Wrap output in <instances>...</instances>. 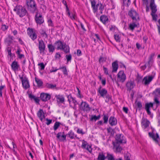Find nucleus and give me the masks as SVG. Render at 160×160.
Wrapping results in <instances>:
<instances>
[{
	"label": "nucleus",
	"instance_id": "obj_55",
	"mask_svg": "<svg viewBox=\"0 0 160 160\" xmlns=\"http://www.w3.org/2000/svg\"><path fill=\"white\" fill-rule=\"evenodd\" d=\"M68 62L70 61L72 58V56L71 54L67 55L66 56Z\"/></svg>",
	"mask_w": 160,
	"mask_h": 160
},
{
	"label": "nucleus",
	"instance_id": "obj_62",
	"mask_svg": "<svg viewBox=\"0 0 160 160\" xmlns=\"http://www.w3.org/2000/svg\"><path fill=\"white\" fill-rule=\"evenodd\" d=\"M103 68L104 73L107 75L108 74V68L104 66H103Z\"/></svg>",
	"mask_w": 160,
	"mask_h": 160
},
{
	"label": "nucleus",
	"instance_id": "obj_35",
	"mask_svg": "<svg viewBox=\"0 0 160 160\" xmlns=\"http://www.w3.org/2000/svg\"><path fill=\"white\" fill-rule=\"evenodd\" d=\"M137 27V25L135 22H133L129 24V28L130 30L133 31L135 28Z\"/></svg>",
	"mask_w": 160,
	"mask_h": 160
},
{
	"label": "nucleus",
	"instance_id": "obj_20",
	"mask_svg": "<svg viewBox=\"0 0 160 160\" xmlns=\"http://www.w3.org/2000/svg\"><path fill=\"white\" fill-rule=\"evenodd\" d=\"M113 149L115 152L118 153L121 152L122 148L118 143H115L113 144Z\"/></svg>",
	"mask_w": 160,
	"mask_h": 160
},
{
	"label": "nucleus",
	"instance_id": "obj_22",
	"mask_svg": "<svg viewBox=\"0 0 160 160\" xmlns=\"http://www.w3.org/2000/svg\"><path fill=\"white\" fill-rule=\"evenodd\" d=\"M55 98L57 99V102L64 103L65 102V98L63 96L60 95H56Z\"/></svg>",
	"mask_w": 160,
	"mask_h": 160
},
{
	"label": "nucleus",
	"instance_id": "obj_4",
	"mask_svg": "<svg viewBox=\"0 0 160 160\" xmlns=\"http://www.w3.org/2000/svg\"><path fill=\"white\" fill-rule=\"evenodd\" d=\"M35 20L37 25H41L44 22V19L42 14L39 13L38 12H36L35 16Z\"/></svg>",
	"mask_w": 160,
	"mask_h": 160
},
{
	"label": "nucleus",
	"instance_id": "obj_45",
	"mask_svg": "<svg viewBox=\"0 0 160 160\" xmlns=\"http://www.w3.org/2000/svg\"><path fill=\"white\" fill-rule=\"evenodd\" d=\"M97 6H98L99 9L101 11H102L104 9V6L101 3L97 4Z\"/></svg>",
	"mask_w": 160,
	"mask_h": 160
},
{
	"label": "nucleus",
	"instance_id": "obj_32",
	"mask_svg": "<svg viewBox=\"0 0 160 160\" xmlns=\"http://www.w3.org/2000/svg\"><path fill=\"white\" fill-rule=\"evenodd\" d=\"M154 96L160 97V87L156 89L153 92Z\"/></svg>",
	"mask_w": 160,
	"mask_h": 160
},
{
	"label": "nucleus",
	"instance_id": "obj_27",
	"mask_svg": "<svg viewBox=\"0 0 160 160\" xmlns=\"http://www.w3.org/2000/svg\"><path fill=\"white\" fill-rule=\"evenodd\" d=\"M63 134H62L61 132H58L57 136V138L60 140L64 141L66 140V135H64V132H62Z\"/></svg>",
	"mask_w": 160,
	"mask_h": 160
},
{
	"label": "nucleus",
	"instance_id": "obj_39",
	"mask_svg": "<svg viewBox=\"0 0 160 160\" xmlns=\"http://www.w3.org/2000/svg\"><path fill=\"white\" fill-rule=\"evenodd\" d=\"M61 124L60 122H55L53 126V129L54 131H56L58 129Z\"/></svg>",
	"mask_w": 160,
	"mask_h": 160
},
{
	"label": "nucleus",
	"instance_id": "obj_28",
	"mask_svg": "<svg viewBox=\"0 0 160 160\" xmlns=\"http://www.w3.org/2000/svg\"><path fill=\"white\" fill-rule=\"evenodd\" d=\"M112 72H116L118 67V62L117 61H115L112 63Z\"/></svg>",
	"mask_w": 160,
	"mask_h": 160
},
{
	"label": "nucleus",
	"instance_id": "obj_47",
	"mask_svg": "<svg viewBox=\"0 0 160 160\" xmlns=\"http://www.w3.org/2000/svg\"><path fill=\"white\" fill-rule=\"evenodd\" d=\"M155 13L151 12V14L152 16L153 20L156 21L157 20V15L156 14H155Z\"/></svg>",
	"mask_w": 160,
	"mask_h": 160
},
{
	"label": "nucleus",
	"instance_id": "obj_31",
	"mask_svg": "<svg viewBox=\"0 0 160 160\" xmlns=\"http://www.w3.org/2000/svg\"><path fill=\"white\" fill-rule=\"evenodd\" d=\"M12 68L14 70H18L19 67V65L18 64V62L16 61L13 62L11 65Z\"/></svg>",
	"mask_w": 160,
	"mask_h": 160
},
{
	"label": "nucleus",
	"instance_id": "obj_38",
	"mask_svg": "<svg viewBox=\"0 0 160 160\" xmlns=\"http://www.w3.org/2000/svg\"><path fill=\"white\" fill-rule=\"evenodd\" d=\"M135 104L137 108H139V109L140 110L142 107L141 102L140 101H136L135 102Z\"/></svg>",
	"mask_w": 160,
	"mask_h": 160
},
{
	"label": "nucleus",
	"instance_id": "obj_14",
	"mask_svg": "<svg viewBox=\"0 0 160 160\" xmlns=\"http://www.w3.org/2000/svg\"><path fill=\"white\" fill-rule=\"evenodd\" d=\"M153 106V103L150 102L146 103L145 106V109L146 110L148 114L151 116V117H152V115L150 110V108H152Z\"/></svg>",
	"mask_w": 160,
	"mask_h": 160
},
{
	"label": "nucleus",
	"instance_id": "obj_29",
	"mask_svg": "<svg viewBox=\"0 0 160 160\" xmlns=\"http://www.w3.org/2000/svg\"><path fill=\"white\" fill-rule=\"evenodd\" d=\"M68 137L71 139H74L76 138L78 139H79V138L77 137L76 135H75L74 132L72 131H70L67 135Z\"/></svg>",
	"mask_w": 160,
	"mask_h": 160
},
{
	"label": "nucleus",
	"instance_id": "obj_58",
	"mask_svg": "<svg viewBox=\"0 0 160 160\" xmlns=\"http://www.w3.org/2000/svg\"><path fill=\"white\" fill-rule=\"evenodd\" d=\"M48 25L49 26H51L52 27L53 26V24L52 23V22L51 19H49L48 21Z\"/></svg>",
	"mask_w": 160,
	"mask_h": 160
},
{
	"label": "nucleus",
	"instance_id": "obj_24",
	"mask_svg": "<svg viewBox=\"0 0 160 160\" xmlns=\"http://www.w3.org/2000/svg\"><path fill=\"white\" fill-rule=\"evenodd\" d=\"M134 82L131 81H128L126 84V87L127 88V90L130 91L134 88Z\"/></svg>",
	"mask_w": 160,
	"mask_h": 160
},
{
	"label": "nucleus",
	"instance_id": "obj_5",
	"mask_svg": "<svg viewBox=\"0 0 160 160\" xmlns=\"http://www.w3.org/2000/svg\"><path fill=\"white\" fill-rule=\"evenodd\" d=\"M128 14L133 20L137 21L139 20V15L134 10L131 9L129 11Z\"/></svg>",
	"mask_w": 160,
	"mask_h": 160
},
{
	"label": "nucleus",
	"instance_id": "obj_44",
	"mask_svg": "<svg viewBox=\"0 0 160 160\" xmlns=\"http://www.w3.org/2000/svg\"><path fill=\"white\" fill-rule=\"evenodd\" d=\"M103 119L104 120V123H107L108 122V116L106 115H103Z\"/></svg>",
	"mask_w": 160,
	"mask_h": 160
},
{
	"label": "nucleus",
	"instance_id": "obj_64",
	"mask_svg": "<svg viewBox=\"0 0 160 160\" xmlns=\"http://www.w3.org/2000/svg\"><path fill=\"white\" fill-rule=\"evenodd\" d=\"M92 8L93 10L95 12H96L98 10V6H97V4L94 6H93L92 7Z\"/></svg>",
	"mask_w": 160,
	"mask_h": 160
},
{
	"label": "nucleus",
	"instance_id": "obj_19",
	"mask_svg": "<svg viewBox=\"0 0 160 160\" xmlns=\"http://www.w3.org/2000/svg\"><path fill=\"white\" fill-rule=\"evenodd\" d=\"M37 115L41 121L45 118V114L42 109H40L37 113Z\"/></svg>",
	"mask_w": 160,
	"mask_h": 160
},
{
	"label": "nucleus",
	"instance_id": "obj_11",
	"mask_svg": "<svg viewBox=\"0 0 160 160\" xmlns=\"http://www.w3.org/2000/svg\"><path fill=\"white\" fill-rule=\"evenodd\" d=\"M45 43L42 40L38 41V48L40 51V53L41 54H44L45 49Z\"/></svg>",
	"mask_w": 160,
	"mask_h": 160
},
{
	"label": "nucleus",
	"instance_id": "obj_34",
	"mask_svg": "<svg viewBox=\"0 0 160 160\" xmlns=\"http://www.w3.org/2000/svg\"><path fill=\"white\" fill-rule=\"evenodd\" d=\"M106 157L103 153H99L98 158V160H105Z\"/></svg>",
	"mask_w": 160,
	"mask_h": 160
},
{
	"label": "nucleus",
	"instance_id": "obj_23",
	"mask_svg": "<svg viewBox=\"0 0 160 160\" xmlns=\"http://www.w3.org/2000/svg\"><path fill=\"white\" fill-rule=\"evenodd\" d=\"M154 56V54H151L149 57V60L147 63H146V65L149 68H150L152 65L153 62V58Z\"/></svg>",
	"mask_w": 160,
	"mask_h": 160
},
{
	"label": "nucleus",
	"instance_id": "obj_16",
	"mask_svg": "<svg viewBox=\"0 0 160 160\" xmlns=\"http://www.w3.org/2000/svg\"><path fill=\"white\" fill-rule=\"evenodd\" d=\"M150 7L152 13H156L157 11V7L154 3V0H149Z\"/></svg>",
	"mask_w": 160,
	"mask_h": 160
},
{
	"label": "nucleus",
	"instance_id": "obj_42",
	"mask_svg": "<svg viewBox=\"0 0 160 160\" xmlns=\"http://www.w3.org/2000/svg\"><path fill=\"white\" fill-rule=\"evenodd\" d=\"M106 158H107L108 160H115L113 155L108 153L107 154Z\"/></svg>",
	"mask_w": 160,
	"mask_h": 160
},
{
	"label": "nucleus",
	"instance_id": "obj_57",
	"mask_svg": "<svg viewBox=\"0 0 160 160\" xmlns=\"http://www.w3.org/2000/svg\"><path fill=\"white\" fill-rule=\"evenodd\" d=\"M77 132L79 134H81L82 135L84 134L85 133L83 132L82 129L78 128L77 131Z\"/></svg>",
	"mask_w": 160,
	"mask_h": 160
},
{
	"label": "nucleus",
	"instance_id": "obj_37",
	"mask_svg": "<svg viewBox=\"0 0 160 160\" xmlns=\"http://www.w3.org/2000/svg\"><path fill=\"white\" fill-rule=\"evenodd\" d=\"M46 87L48 88L53 89L56 88V85L47 83L46 84Z\"/></svg>",
	"mask_w": 160,
	"mask_h": 160
},
{
	"label": "nucleus",
	"instance_id": "obj_50",
	"mask_svg": "<svg viewBox=\"0 0 160 160\" xmlns=\"http://www.w3.org/2000/svg\"><path fill=\"white\" fill-rule=\"evenodd\" d=\"M123 2L125 5H127V6L130 4V0H123Z\"/></svg>",
	"mask_w": 160,
	"mask_h": 160
},
{
	"label": "nucleus",
	"instance_id": "obj_56",
	"mask_svg": "<svg viewBox=\"0 0 160 160\" xmlns=\"http://www.w3.org/2000/svg\"><path fill=\"white\" fill-rule=\"evenodd\" d=\"M41 34V35H42L43 36H45L46 38H47L48 37L47 34L44 30H42Z\"/></svg>",
	"mask_w": 160,
	"mask_h": 160
},
{
	"label": "nucleus",
	"instance_id": "obj_15",
	"mask_svg": "<svg viewBox=\"0 0 160 160\" xmlns=\"http://www.w3.org/2000/svg\"><path fill=\"white\" fill-rule=\"evenodd\" d=\"M51 96L48 93H42L41 94L40 98L42 101H47L49 100Z\"/></svg>",
	"mask_w": 160,
	"mask_h": 160
},
{
	"label": "nucleus",
	"instance_id": "obj_36",
	"mask_svg": "<svg viewBox=\"0 0 160 160\" xmlns=\"http://www.w3.org/2000/svg\"><path fill=\"white\" fill-rule=\"evenodd\" d=\"M48 47L49 52H52L54 51L55 48L53 45L51 44H48Z\"/></svg>",
	"mask_w": 160,
	"mask_h": 160
},
{
	"label": "nucleus",
	"instance_id": "obj_30",
	"mask_svg": "<svg viewBox=\"0 0 160 160\" xmlns=\"http://www.w3.org/2000/svg\"><path fill=\"white\" fill-rule=\"evenodd\" d=\"M100 19V21L104 24H106L108 21V19L107 16L104 15L101 16Z\"/></svg>",
	"mask_w": 160,
	"mask_h": 160
},
{
	"label": "nucleus",
	"instance_id": "obj_25",
	"mask_svg": "<svg viewBox=\"0 0 160 160\" xmlns=\"http://www.w3.org/2000/svg\"><path fill=\"white\" fill-rule=\"evenodd\" d=\"M109 123L112 126H115L117 124V120L114 117L111 116L109 119Z\"/></svg>",
	"mask_w": 160,
	"mask_h": 160
},
{
	"label": "nucleus",
	"instance_id": "obj_3",
	"mask_svg": "<svg viewBox=\"0 0 160 160\" xmlns=\"http://www.w3.org/2000/svg\"><path fill=\"white\" fill-rule=\"evenodd\" d=\"M26 3L29 10L34 13L37 10V7L34 0H26Z\"/></svg>",
	"mask_w": 160,
	"mask_h": 160
},
{
	"label": "nucleus",
	"instance_id": "obj_33",
	"mask_svg": "<svg viewBox=\"0 0 160 160\" xmlns=\"http://www.w3.org/2000/svg\"><path fill=\"white\" fill-rule=\"evenodd\" d=\"M35 80L37 83L38 86L41 87L42 86L43 82L41 80L37 78H35Z\"/></svg>",
	"mask_w": 160,
	"mask_h": 160
},
{
	"label": "nucleus",
	"instance_id": "obj_1",
	"mask_svg": "<svg viewBox=\"0 0 160 160\" xmlns=\"http://www.w3.org/2000/svg\"><path fill=\"white\" fill-rule=\"evenodd\" d=\"M13 10L20 17L22 18L28 13L25 8L20 5H17L15 7Z\"/></svg>",
	"mask_w": 160,
	"mask_h": 160
},
{
	"label": "nucleus",
	"instance_id": "obj_6",
	"mask_svg": "<svg viewBox=\"0 0 160 160\" xmlns=\"http://www.w3.org/2000/svg\"><path fill=\"white\" fill-rule=\"evenodd\" d=\"M27 31L28 35L32 40L34 41L36 39L37 36L33 29L28 28Z\"/></svg>",
	"mask_w": 160,
	"mask_h": 160
},
{
	"label": "nucleus",
	"instance_id": "obj_7",
	"mask_svg": "<svg viewBox=\"0 0 160 160\" xmlns=\"http://www.w3.org/2000/svg\"><path fill=\"white\" fill-rule=\"evenodd\" d=\"M126 76L123 71L119 72L117 75V81L118 82H123L126 79Z\"/></svg>",
	"mask_w": 160,
	"mask_h": 160
},
{
	"label": "nucleus",
	"instance_id": "obj_40",
	"mask_svg": "<svg viewBox=\"0 0 160 160\" xmlns=\"http://www.w3.org/2000/svg\"><path fill=\"white\" fill-rule=\"evenodd\" d=\"M158 97L154 96V103H156V106L157 107H158L160 104V102L159 101Z\"/></svg>",
	"mask_w": 160,
	"mask_h": 160
},
{
	"label": "nucleus",
	"instance_id": "obj_61",
	"mask_svg": "<svg viewBox=\"0 0 160 160\" xmlns=\"http://www.w3.org/2000/svg\"><path fill=\"white\" fill-rule=\"evenodd\" d=\"M90 120L91 121H92L93 120H94L95 121H96L97 120V116L96 115H92L91 117L90 118Z\"/></svg>",
	"mask_w": 160,
	"mask_h": 160
},
{
	"label": "nucleus",
	"instance_id": "obj_51",
	"mask_svg": "<svg viewBox=\"0 0 160 160\" xmlns=\"http://www.w3.org/2000/svg\"><path fill=\"white\" fill-rule=\"evenodd\" d=\"M62 71L64 74L66 75H68V73L67 72V69L66 67V66L63 67V69H62Z\"/></svg>",
	"mask_w": 160,
	"mask_h": 160
},
{
	"label": "nucleus",
	"instance_id": "obj_18",
	"mask_svg": "<svg viewBox=\"0 0 160 160\" xmlns=\"http://www.w3.org/2000/svg\"><path fill=\"white\" fill-rule=\"evenodd\" d=\"M82 142L81 145L82 148L86 149L90 152H92L91 147L88 144L86 141H85L84 140H83Z\"/></svg>",
	"mask_w": 160,
	"mask_h": 160
},
{
	"label": "nucleus",
	"instance_id": "obj_52",
	"mask_svg": "<svg viewBox=\"0 0 160 160\" xmlns=\"http://www.w3.org/2000/svg\"><path fill=\"white\" fill-rule=\"evenodd\" d=\"M8 28V26H6L5 24L2 25L1 29L3 31H5L7 30Z\"/></svg>",
	"mask_w": 160,
	"mask_h": 160
},
{
	"label": "nucleus",
	"instance_id": "obj_49",
	"mask_svg": "<svg viewBox=\"0 0 160 160\" xmlns=\"http://www.w3.org/2000/svg\"><path fill=\"white\" fill-rule=\"evenodd\" d=\"M38 65L40 67V69L41 70H43L45 68V66L43 62L38 63Z\"/></svg>",
	"mask_w": 160,
	"mask_h": 160
},
{
	"label": "nucleus",
	"instance_id": "obj_43",
	"mask_svg": "<svg viewBox=\"0 0 160 160\" xmlns=\"http://www.w3.org/2000/svg\"><path fill=\"white\" fill-rule=\"evenodd\" d=\"M105 97L106 98V99L105 101L106 102H109V100L111 99V96L108 93L105 96Z\"/></svg>",
	"mask_w": 160,
	"mask_h": 160
},
{
	"label": "nucleus",
	"instance_id": "obj_60",
	"mask_svg": "<svg viewBox=\"0 0 160 160\" xmlns=\"http://www.w3.org/2000/svg\"><path fill=\"white\" fill-rule=\"evenodd\" d=\"M46 120L47 121V122L46 123V124L47 125H49L52 122V120L51 119H49L48 118H47L46 119Z\"/></svg>",
	"mask_w": 160,
	"mask_h": 160
},
{
	"label": "nucleus",
	"instance_id": "obj_12",
	"mask_svg": "<svg viewBox=\"0 0 160 160\" xmlns=\"http://www.w3.org/2000/svg\"><path fill=\"white\" fill-rule=\"evenodd\" d=\"M150 122L147 118H142L141 121V125L142 128L146 131L145 129H147L149 127Z\"/></svg>",
	"mask_w": 160,
	"mask_h": 160
},
{
	"label": "nucleus",
	"instance_id": "obj_41",
	"mask_svg": "<svg viewBox=\"0 0 160 160\" xmlns=\"http://www.w3.org/2000/svg\"><path fill=\"white\" fill-rule=\"evenodd\" d=\"M149 1V0H143V3L146 5V11L147 12H148L149 10V8L148 7Z\"/></svg>",
	"mask_w": 160,
	"mask_h": 160
},
{
	"label": "nucleus",
	"instance_id": "obj_59",
	"mask_svg": "<svg viewBox=\"0 0 160 160\" xmlns=\"http://www.w3.org/2000/svg\"><path fill=\"white\" fill-rule=\"evenodd\" d=\"M77 89L78 91V93L77 94V96L78 97H79L80 98H82L83 97L82 96V95L80 94V90L78 88H77Z\"/></svg>",
	"mask_w": 160,
	"mask_h": 160
},
{
	"label": "nucleus",
	"instance_id": "obj_54",
	"mask_svg": "<svg viewBox=\"0 0 160 160\" xmlns=\"http://www.w3.org/2000/svg\"><path fill=\"white\" fill-rule=\"evenodd\" d=\"M8 42L9 43H11L12 42V41L13 39V37L10 35H9L8 36Z\"/></svg>",
	"mask_w": 160,
	"mask_h": 160
},
{
	"label": "nucleus",
	"instance_id": "obj_8",
	"mask_svg": "<svg viewBox=\"0 0 160 160\" xmlns=\"http://www.w3.org/2000/svg\"><path fill=\"white\" fill-rule=\"evenodd\" d=\"M149 136L157 144H158L159 146L160 147V144L159 143V141L160 140V138L158 133H156V137L155 136V134L153 132L152 133L149 132L148 133Z\"/></svg>",
	"mask_w": 160,
	"mask_h": 160
},
{
	"label": "nucleus",
	"instance_id": "obj_9",
	"mask_svg": "<svg viewBox=\"0 0 160 160\" xmlns=\"http://www.w3.org/2000/svg\"><path fill=\"white\" fill-rule=\"evenodd\" d=\"M116 142L115 143H126V141L125 137L122 134H117L116 136Z\"/></svg>",
	"mask_w": 160,
	"mask_h": 160
},
{
	"label": "nucleus",
	"instance_id": "obj_2",
	"mask_svg": "<svg viewBox=\"0 0 160 160\" xmlns=\"http://www.w3.org/2000/svg\"><path fill=\"white\" fill-rule=\"evenodd\" d=\"M54 45L57 47L58 50L60 49L63 50L66 53L69 52V48L68 46L65 43H64L59 40L56 41L54 43Z\"/></svg>",
	"mask_w": 160,
	"mask_h": 160
},
{
	"label": "nucleus",
	"instance_id": "obj_53",
	"mask_svg": "<svg viewBox=\"0 0 160 160\" xmlns=\"http://www.w3.org/2000/svg\"><path fill=\"white\" fill-rule=\"evenodd\" d=\"M114 38L117 42H119L120 41V39L119 35L115 34L114 35Z\"/></svg>",
	"mask_w": 160,
	"mask_h": 160
},
{
	"label": "nucleus",
	"instance_id": "obj_26",
	"mask_svg": "<svg viewBox=\"0 0 160 160\" xmlns=\"http://www.w3.org/2000/svg\"><path fill=\"white\" fill-rule=\"evenodd\" d=\"M22 82L23 88L26 89L30 87L29 82L28 79L26 78L25 80H22Z\"/></svg>",
	"mask_w": 160,
	"mask_h": 160
},
{
	"label": "nucleus",
	"instance_id": "obj_21",
	"mask_svg": "<svg viewBox=\"0 0 160 160\" xmlns=\"http://www.w3.org/2000/svg\"><path fill=\"white\" fill-rule=\"evenodd\" d=\"M67 97L68 98V101L69 102L70 104L71 102H72L73 103L74 106L78 104V103L77 102L75 98H73L70 94L68 95Z\"/></svg>",
	"mask_w": 160,
	"mask_h": 160
},
{
	"label": "nucleus",
	"instance_id": "obj_63",
	"mask_svg": "<svg viewBox=\"0 0 160 160\" xmlns=\"http://www.w3.org/2000/svg\"><path fill=\"white\" fill-rule=\"evenodd\" d=\"M62 2L63 4L66 6V10L67 11H68V7L66 2L65 1L63 0L62 1Z\"/></svg>",
	"mask_w": 160,
	"mask_h": 160
},
{
	"label": "nucleus",
	"instance_id": "obj_13",
	"mask_svg": "<svg viewBox=\"0 0 160 160\" xmlns=\"http://www.w3.org/2000/svg\"><path fill=\"white\" fill-rule=\"evenodd\" d=\"M154 77V76H149L148 77L146 76L143 78L142 83L145 85H148L152 81Z\"/></svg>",
	"mask_w": 160,
	"mask_h": 160
},
{
	"label": "nucleus",
	"instance_id": "obj_48",
	"mask_svg": "<svg viewBox=\"0 0 160 160\" xmlns=\"http://www.w3.org/2000/svg\"><path fill=\"white\" fill-rule=\"evenodd\" d=\"M107 130L108 133H111V134H113V130L111 127L107 128Z\"/></svg>",
	"mask_w": 160,
	"mask_h": 160
},
{
	"label": "nucleus",
	"instance_id": "obj_17",
	"mask_svg": "<svg viewBox=\"0 0 160 160\" xmlns=\"http://www.w3.org/2000/svg\"><path fill=\"white\" fill-rule=\"evenodd\" d=\"M98 92L99 93L101 97L104 98L105 96L108 93V91L106 89L102 88L100 86L98 88Z\"/></svg>",
	"mask_w": 160,
	"mask_h": 160
},
{
	"label": "nucleus",
	"instance_id": "obj_46",
	"mask_svg": "<svg viewBox=\"0 0 160 160\" xmlns=\"http://www.w3.org/2000/svg\"><path fill=\"white\" fill-rule=\"evenodd\" d=\"M129 153H126L124 156L125 160H130Z\"/></svg>",
	"mask_w": 160,
	"mask_h": 160
},
{
	"label": "nucleus",
	"instance_id": "obj_10",
	"mask_svg": "<svg viewBox=\"0 0 160 160\" xmlns=\"http://www.w3.org/2000/svg\"><path fill=\"white\" fill-rule=\"evenodd\" d=\"M80 108L81 110L84 111H89L91 108L89 105L85 102L82 101L80 106Z\"/></svg>",
	"mask_w": 160,
	"mask_h": 160
}]
</instances>
